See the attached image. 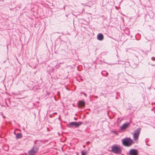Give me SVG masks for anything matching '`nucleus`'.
I'll list each match as a JSON object with an SVG mask.
<instances>
[{
	"label": "nucleus",
	"mask_w": 155,
	"mask_h": 155,
	"mask_svg": "<svg viewBox=\"0 0 155 155\" xmlns=\"http://www.w3.org/2000/svg\"><path fill=\"white\" fill-rule=\"evenodd\" d=\"M97 39L100 41H102L103 39L104 36L102 34L99 33L97 35Z\"/></svg>",
	"instance_id": "6e6552de"
},
{
	"label": "nucleus",
	"mask_w": 155,
	"mask_h": 155,
	"mask_svg": "<svg viewBox=\"0 0 155 155\" xmlns=\"http://www.w3.org/2000/svg\"><path fill=\"white\" fill-rule=\"evenodd\" d=\"M140 130V128H138L136 130H135L133 135V138L134 140H136L138 139Z\"/></svg>",
	"instance_id": "20e7f679"
},
{
	"label": "nucleus",
	"mask_w": 155,
	"mask_h": 155,
	"mask_svg": "<svg viewBox=\"0 0 155 155\" xmlns=\"http://www.w3.org/2000/svg\"><path fill=\"white\" fill-rule=\"evenodd\" d=\"M85 103L83 101H80L78 103V107H82L84 106Z\"/></svg>",
	"instance_id": "1a4fd4ad"
},
{
	"label": "nucleus",
	"mask_w": 155,
	"mask_h": 155,
	"mask_svg": "<svg viewBox=\"0 0 155 155\" xmlns=\"http://www.w3.org/2000/svg\"><path fill=\"white\" fill-rule=\"evenodd\" d=\"M84 95L85 96H86V94H84Z\"/></svg>",
	"instance_id": "ddd939ff"
},
{
	"label": "nucleus",
	"mask_w": 155,
	"mask_h": 155,
	"mask_svg": "<svg viewBox=\"0 0 155 155\" xmlns=\"http://www.w3.org/2000/svg\"><path fill=\"white\" fill-rule=\"evenodd\" d=\"M138 153L137 150L135 149H132L129 151V155H138Z\"/></svg>",
	"instance_id": "423d86ee"
},
{
	"label": "nucleus",
	"mask_w": 155,
	"mask_h": 155,
	"mask_svg": "<svg viewBox=\"0 0 155 155\" xmlns=\"http://www.w3.org/2000/svg\"><path fill=\"white\" fill-rule=\"evenodd\" d=\"M123 145L126 147L130 146L133 143L132 140L130 138H125L122 140Z\"/></svg>",
	"instance_id": "f03ea898"
},
{
	"label": "nucleus",
	"mask_w": 155,
	"mask_h": 155,
	"mask_svg": "<svg viewBox=\"0 0 155 155\" xmlns=\"http://www.w3.org/2000/svg\"><path fill=\"white\" fill-rule=\"evenodd\" d=\"M86 153L83 151L81 152V155H86Z\"/></svg>",
	"instance_id": "9b49d317"
},
{
	"label": "nucleus",
	"mask_w": 155,
	"mask_h": 155,
	"mask_svg": "<svg viewBox=\"0 0 155 155\" xmlns=\"http://www.w3.org/2000/svg\"><path fill=\"white\" fill-rule=\"evenodd\" d=\"M123 148L119 145H113L111 147V151L114 153L120 154L122 152Z\"/></svg>",
	"instance_id": "f257e3e1"
},
{
	"label": "nucleus",
	"mask_w": 155,
	"mask_h": 155,
	"mask_svg": "<svg viewBox=\"0 0 155 155\" xmlns=\"http://www.w3.org/2000/svg\"><path fill=\"white\" fill-rule=\"evenodd\" d=\"M82 124L81 122H73L70 123L68 125V127H69L71 128L73 127V126L75 127H77L80 126Z\"/></svg>",
	"instance_id": "7ed1b4c3"
},
{
	"label": "nucleus",
	"mask_w": 155,
	"mask_h": 155,
	"mask_svg": "<svg viewBox=\"0 0 155 155\" xmlns=\"http://www.w3.org/2000/svg\"><path fill=\"white\" fill-rule=\"evenodd\" d=\"M129 124L128 123H124L123 125L120 127V129L121 130H123L126 129L127 127L129 125Z\"/></svg>",
	"instance_id": "0eeeda50"
},
{
	"label": "nucleus",
	"mask_w": 155,
	"mask_h": 155,
	"mask_svg": "<svg viewBox=\"0 0 155 155\" xmlns=\"http://www.w3.org/2000/svg\"><path fill=\"white\" fill-rule=\"evenodd\" d=\"M36 141H35V143H36Z\"/></svg>",
	"instance_id": "4468645a"
},
{
	"label": "nucleus",
	"mask_w": 155,
	"mask_h": 155,
	"mask_svg": "<svg viewBox=\"0 0 155 155\" xmlns=\"http://www.w3.org/2000/svg\"><path fill=\"white\" fill-rule=\"evenodd\" d=\"M16 137L17 139H19L22 137V135L21 133H18L16 135Z\"/></svg>",
	"instance_id": "9d476101"
},
{
	"label": "nucleus",
	"mask_w": 155,
	"mask_h": 155,
	"mask_svg": "<svg viewBox=\"0 0 155 155\" xmlns=\"http://www.w3.org/2000/svg\"><path fill=\"white\" fill-rule=\"evenodd\" d=\"M38 149V147L34 145L32 149L30 150V155H35Z\"/></svg>",
	"instance_id": "39448f33"
},
{
	"label": "nucleus",
	"mask_w": 155,
	"mask_h": 155,
	"mask_svg": "<svg viewBox=\"0 0 155 155\" xmlns=\"http://www.w3.org/2000/svg\"><path fill=\"white\" fill-rule=\"evenodd\" d=\"M151 59L153 61H155V58L154 57H153L151 58Z\"/></svg>",
	"instance_id": "f8f14e48"
}]
</instances>
